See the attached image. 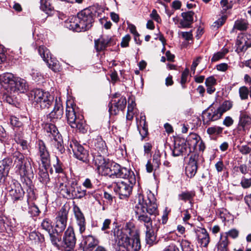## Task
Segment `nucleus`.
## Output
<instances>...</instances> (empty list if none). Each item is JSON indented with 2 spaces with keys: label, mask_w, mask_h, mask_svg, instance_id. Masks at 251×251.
<instances>
[{
  "label": "nucleus",
  "mask_w": 251,
  "mask_h": 251,
  "mask_svg": "<svg viewBox=\"0 0 251 251\" xmlns=\"http://www.w3.org/2000/svg\"><path fill=\"white\" fill-rule=\"evenodd\" d=\"M133 231L126 228L118 230L116 232L118 249L116 251H139L141 244L139 236L137 232L132 234ZM116 236V233H114Z\"/></svg>",
  "instance_id": "f257e3e1"
},
{
  "label": "nucleus",
  "mask_w": 251,
  "mask_h": 251,
  "mask_svg": "<svg viewBox=\"0 0 251 251\" xmlns=\"http://www.w3.org/2000/svg\"><path fill=\"white\" fill-rule=\"evenodd\" d=\"M0 83L3 89L11 94L24 93L28 88L25 80L14 77L12 74L9 73L0 75Z\"/></svg>",
  "instance_id": "f03ea898"
},
{
  "label": "nucleus",
  "mask_w": 251,
  "mask_h": 251,
  "mask_svg": "<svg viewBox=\"0 0 251 251\" xmlns=\"http://www.w3.org/2000/svg\"><path fill=\"white\" fill-rule=\"evenodd\" d=\"M93 22L91 12L85 9L78 13L76 17L71 18L69 22L66 21V26L76 32L85 31L92 26Z\"/></svg>",
  "instance_id": "7ed1b4c3"
},
{
  "label": "nucleus",
  "mask_w": 251,
  "mask_h": 251,
  "mask_svg": "<svg viewBox=\"0 0 251 251\" xmlns=\"http://www.w3.org/2000/svg\"><path fill=\"white\" fill-rule=\"evenodd\" d=\"M14 164L16 172L21 177L29 176L33 175V170L29 161L23 154L16 151L13 155Z\"/></svg>",
  "instance_id": "20e7f679"
},
{
  "label": "nucleus",
  "mask_w": 251,
  "mask_h": 251,
  "mask_svg": "<svg viewBox=\"0 0 251 251\" xmlns=\"http://www.w3.org/2000/svg\"><path fill=\"white\" fill-rule=\"evenodd\" d=\"M31 97L37 107L41 109L48 108L51 105L54 98L48 92L40 89L33 90L30 93Z\"/></svg>",
  "instance_id": "39448f33"
},
{
  "label": "nucleus",
  "mask_w": 251,
  "mask_h": 251,
  "mask_svg": "<svg viewBox=\"0 0 251 251\" xmlns=\"http://www.w3.org/2000/svg\"><path fill=\"white\" fill-rule=\"evenodd\" d=\"M66 116L68 123L72 128H75L82 133L86 131L83 116L77 114L73 106H67Z\"/></svg>",
  "instance_id": "423d86ee"
},
{
  "label": "nucleus",
  "mask_w": 251,
  "mask_h": 251,
  "mask_svg": "<svg viewBox=\"0 0 251 251\" xmlns=\"http://www.w3.org/2000/svg\"><path fill=\"white\" fill-rule=\"evenodd\" d=\"M58 192L63 197L71 199L72 188L75 184V181L69 180L66 175L62 174L58 178Z\"/></svg>",
  "instance_id": "0eeeda50"
},
{
  "label": "nucleus",
  "mask_w": 251,
  "mask_h": 251,
  "mask_svg": "<svg viewBox=\"0 0 251 251\" xmlns=\"http://www.w3.org/2000/svg\"><path fill=\"white\" fill-rule=\"evenodd\" d=\"M46 130L49 136L52 137L54 142V145L56 149V153L62 154L65 151V148L62 145L61 135L59 133L56 126L53 124H47L46 125Z\"/></svg>",
  "instance_id": "6e6552de"
},
{
  "label": "nucleus",
  "mask_w": 251,
  "mask_h": 251,
  "mask_svg": "<svg viewBox=\"0 0 251 251\" xmlns=\"http://www.w3.org/2000/svg\"><path fill=\"white\" fill-rule=\"evenodd\" d=\"M94 161L97 166L98 171L100 174L102 176H109L112 177L113 167L116 163L106 161L100 155L94 156Z\"/></svg>",
  "instance_id": "1a4fd4ad"
},
{
  "label": "nucleus",
  "mask_w": 251,
  "mask_h": 251,
  "mask_svg": "<svg viewBox=\"0 0 251 251\" xmlns=\"http://www.w3.org/2000/svg\"><path fill=\"white\" fill-rule=\"evenodd\" d=\"M151 201L149 198L145 199L144 196L140 194L138 197V202L137 206H141L144 208H142L144 211L147 212L150 215L156 216L158 215V206L156 202L154 201V198Z\"/></svg>",
  "instance_id": "9d476101"
},
{
  "label": "nucleus",
  "mask_w": 251,
  "mask_h": 251,
  "mask_svg": "<svg viewBox=\"0 0 251 251\" xmlns=\"http://www.w3.org/2000/svg\"><path fill=\"white\" fill-rule=\"evenodd\" d=\"M72 150L74 156L78 160L84 162H89V154L88 151L85 149L76 140H73L70 143L69 150Z\"/></svg>",
  "instance_id": "9b49d317"
},
{
  "label": "nucleus",
  "mask_w": 251,
  "mask_h": 251,
  "mask_svg": "<svg viewBox=\"0 0 251 251\" xmlns=\"http://www.w3.org/2000/svg\"><path fill=\"white\" fill-rule=\"evenodd\" d=\"M133 184L131 183L129 180L118 181L113 183L114 190L119 195L121 199L127 198L132 192Z\"/></svg>",
  "instance_id": "f8f14e48"
},
{
  "label": "nucleus",
  "mask_w": 251,
  "mask_h": 251,
  "mask_svg": "<svg viewBox=\"0 0 251 251\" xmlns=\"http://www.w3.org/2000/svg\"><path fill=\"white\" fill-rule=\"evenodd\" d=\"M112 174L113 177L122 178L125 180H129L131 183H135L136 179L134 173L126 168L122 167L117 163L114 164Z\"/></svg>",
  "instance_id": "ddd939ff"
},
{
  "label": "nucleus",
  "mask_w": 251,
  "mask_h": 251,
  "mask_svg": "<svg viewBox=\"0 0 251 251\" xmlns=\"http://www.w3.org/2000/svg\"><path fill=\"white\" fill-rule=\"evenodd\" d=\"M76 243V238L74 229L69 227L65 231L63 237L61 247L64 251H73Z\"/></svg>",
  "instance_id": "4468645a"
},
{
  "label": "nucleus",
  "mask_w": 251,
  "mask_h": 251,
  "mask_svg": "<svg viewBox=\"0 0 251 251\" xmlns=\"http://www.w3.org/2000/svg\"><path fill=\"white\" fill-rule=\"evenodd\" d=\"M68 211L62 207L58 212L56 217L55 229L56 233H61L65 229L68 220Z\"/></svg>",
  "instance_id": "2eb2a0df"
},
{
  "label": "nucleus",
  "mask_w": 251,
  "mask_h": 251,
  "mask_svg": "<svg viewBox=\"0 0 251 251\" xmlns=\"http://www.w3.org/2000/svg\"><path fill=\"white\" fill-rule=\"evenodd\" d=\"M38 52L50 69L54 72H57L59 70V64L57 61L53 60L51 57L50 51L46 48L44 46H40L38 49Z\"/></svg>",
  "instance_id": "dca6fc26"
},
{
  "label": "nucleus",
  "mask_w": 251,
  "mask_h": 251,
  "mask_svg": "<svg viewBox=\"0 0 251 251\" xmlns=\"http://www.w3.org/2000/svg\"><path fill=\"white\" fill-rule=\"evenodd\" d=\"M202 121L204 125H209L211 122L216 121L222 117L217 108L209 107L202 113Z\"/></svg>",
  "instance_id": "f3484780"
},
{
  "label": "nucleus",
  "mask_w": 251,
  "mask_h": 251,
  "mask_svg": "<svg viewBox=\"0 0 251 251\" xmlns=\"http://www.w3.org/2000/svg\"><path fill=\"white\" fill-rule=\"evenodd\" d=\"M63 114V107L60 98L55 99L53 110L48 115V119L52 123H56L60 120Z\"/></svg>",
  "instance_id": "a211bd4d"
},
{
  "label": "nucleus",
  "mask_w": 251,
  "mask_h": 251,
  "mask_svg": "<svg viewBox=\"0 0 251 251\" xmlns=\"http://www.w3.org/2000/svg\"><path fill=\"white\" fill-rule=\"evenodd\" d=\"M9 195L14 201L21 200L24 195L21 184L17 181H12L7 187Z\"/></svg>",
  "instance_id": "6ab92c4d"
},
{
  "label": "nucleus",
  "mask_w": 251,
  "mask_h": 251,
  "mask_svg": "<svg viewBox=\"0 0 251 251\" xmlns=\"http://www.w3.org/2000/svg\"><path fill=\"white\" fill-rule=\"evenodd\" d=\"M144 207H142V208ZM135 216L137 221L142 224H143L146 227L151 226L152 225L151 218L148 216V213L142 209L141 206H137L135 207Z\"/></svg>",
  "instance_id": "aec40b11"
},
{
  "label": "nucleus",
  "mask_w": 251,
  "mask_h": 251,
  "mask_svg": "<svg viewBox=\"0 0 251 251\" xmlns=\"http://www.w3.org/2000/svg\"><path fill=\"white\" fill-rule=\"evenodd\" d=\"M201 157L197 154L192 155L189 162L186 166L185 171L186 175L190 177H193L196 174L198 169V162Z\"/></svg>",
  "instance_id": "412c9836"
},
{
  "label": "nucleus",
  "mask_w": 251,
  "mask_h": 251,
  "mask_svg": "<svg viewBox=\"0 0 251 251\" xmlns=\"http://www.w3.org/2000/svg\"><path fill=\"white\" fill-rule=\"evenodd\" d=\"M74 213L75 223L80 233H83L86 229V222L85 217L80 209L75 205L74 207Z\"/></svg>",
  "instance_id": "4be33fe9"
},
{
  "label": "nucleus",
  "mask_w": 251,
  "mask_h": 251,
  "mask_svg": "<svg viewBox=\"0 0 251 251\" xmlns=\"http://www.w3.org/2000/svg\"><path fill=\"white\" fill-rule=\"evenodd\" d=\"M159 222L154 223V225L146 227V241L148 244L152 245L156 240V233L159 228Z\"/></svg>",
  "instance_id": "5701e85b"
},
{
  "label": "nucleus",
  "mask_w": 251,
  "mask_h": 251,
  "mask_svg": "<svg viewBox=\"0 0 251 251\" xmlns=\"http://www.w3.org/2000/svg\"><path fill=\"white\" fill-rule=\"evenodd\" d=\"M36 149L38 151V154L40 157L42 163L48 164L50 160V154L45 143L42 140H39L36 142Z\"/></svg>",
  "instance_id": "b1692460"
},
{
  "label": "nucleus",
  "mask_w": 251,
  "mask_h": 251,
  "mask_svg": "<svg viewBox=\"0 0 251 251\" xmlns=\"http://www.w3.org/2000/svg\"><path fill=\"white\" fill-rule=\"evenodd\" d=\"M251 127V117L244 111H241L238 123V129L245 133Z\"/></svg>",
  "instance_id": "393cba45"
},
{
  "label": "nucleus",
  "mask_w": 251,
  "mask_h": 251,
  "mask_svg": "<svg viewBox=\"0 0 251 251\" xmlns=\"http://www.w3.org/2000/svg\"><path fill=\"white\" fill-rule=\"evenodd\" d=\"M126 100L125 97H121L118 100H115L109 105V111L111 115H115L119 111L123 110L126 106Z\"/></svg>",
  "instance_id": "a878e982"
},
{
  "label": "nucleus",
  "mask_w": 251,
  "mask_h": 251,
  "mask_svg": "<svg viewBox=\"0 0 251 251\" xmlns=\"http://www.w3.org/2000/svg\"><path fill=\"white\" fill-rule=\"evenodd\" d=\"M113 39L111 37H101L95 40V47L97 51H100L105 49L106 47L112 45Z\"/></svg>",
  "instance_id": "bb28decb"
},
{
  "label": "nucleus",
  "mask_w": 251,
  "mask_h": 251,
  "mask_svg": "<svg viewBox=\"0 0 251 251\" xmlns=\"http://www.w3.org/2000/svg\"><path fill=\"white\" fill-rule=\"evenodd\" d=\"M186 141L191 148L195 149L199 145L200 150H203L201 146L203 143L201 140V137L195 133H191L187 138Z\"/></svg>",
  "instance_id": "cd10ccee"
},
{
  "label": "nucleus",
  "mask_w": 251,
  "mask_h": 251,
  "mask_svg": "<svg viewBox=\"0 0 251 251\" xmlns=\"http://www.w3.org/2000/svg\"><path fill=\"white\" fill-rule=\"evenodd\" d=\"M194 12L189 11L181 13L183 19L180 21V24L182 27H190L193 23V16Z\"/></svg>",
  "instance_id": "c85d7f7f"
},
{
  "label": "nucleus",
  "mask_w": 251,
  "mask_h": 251,
  "mask_svg": "<svg viewBox=\"0 0 251 251\" xmlns=\"http://www.w3.org/2000/svg\"><path fill=\"white\" fill-rule=\"evenodd\" d=\"M229 242L226 236L220 235L219 241L216 244L214 251H229Z\"/></svg>",
  "instance_id": "c756f323"
},
{
  "label": "nucleus",
  "mask_w": 251,
  "mask_h": 251,
  "mask_svg": "<svg viewBox=\"0 0 251 251\" xmlns=\"http://www.w3.org/2000/svg\"><path fill=\"white\" fill-rule=\"evenodd\" d=\"M198 239L199 243L201 246L206 247L208 245L210 241L209 234L204 228H201L198 231Z\"/></svg>",
  "instance_id": "7c9ffc66"
},
{
  "label": "nucleus",
  "mask_w": 251,
  "mask_h": 251,
  "mask_svg": "<svg viewBox=\"0 0 251 251\" xmlns=\"http://www.w3.org/2000/svg\"><path fill=\"white\" fill-rule=\"evenodd\" d=\"M72 189L70 199H81L86 195V190L83 189L80 186H78L77 182L75 181Z\"/></svg>",
  "instance_id": "2f4dec72"
},
{
  "label": "nucleus",
  "mask_w": 251,
  "mask_h": 251,
  "mask_svg": "<svg viewBox=\"0 0 251 251\" xmlns=\"http://www.w3.org/2000/svg\"><path fill=\"white\" fill-rule=\"evenodd\" d=\"M84 242L85 248L88 251H92L98 244V241L92 235L85 236Z\"/></svg>",
  "instance_id": "473e14b6"
},
{
  "label": "nucleus",
  "mask_w": 251,
  "mask_h": 251,
  "mask_svg": "<svg viewBox=\"0 0 251 251\" xmlns=\"http://www.w3.org/2000/svg\"><path fill=\"white\" fill-rule=\"evenodd\" d=\"M187 146L185 143L183 142L175 143L174 148L173 150V155L174 156H178L182 155L184 153L186 152Z\"/></svg>",
  "instance_id": "72a5a7b5"
},
{
  "label": "nucleus",
  "mask_w": 251,
  "mask_h": 251,
  "mask_svg": "<svg viewBox=\"0 0 251 251\" xmlns=\"http://www.w3.org/2000/svg\"><path fill=\"white\" fill-rule=\"evenodd\" d=\"M128 102L129 103L127 106V111L126 114V120L130 121L133 119V116L136 111V109L135 108L136 104L135 101L132 98L129 99Z\"/></svg>",
  "instance_id": "f704fd0d"
},
{
  "label": "nucleus",
  "mask_w": 251,
  "mask_h": 251,
  "mask_svg": "<svg viewBox=\"0 0 251 251\" xmlns=\"http://www.w3.org/2000/svg\"><path fill=\"white\" fill-rule=\"evenodd\" d=\"M95 150L98 151L99 155L103 156L107 153V149L104 141L100 139L95 144Z\"/></svg>",
  "instance_id": "c9c22d12"
},
{
  "label": "nucleus",
  "mask_w": 251,
  "mask_h": 251,
  "mask_svg": "<svg viewBox=\"0 0 251 251\" xmlns=\"http://www.w3.org/2000/svg\"><path fill=\"white\" fill-rule=\"evenodd\" d=\"M12 164V160L10 158H5L0 162V171L7 175L10 169V166Z\"/></svg>",
  "instance_id": "e433bc0d"
},
{
  "label": "nucleus",
  "mask_w": 251,
  "mask_h": 251,
  "mask_svg": "<svg viewBox=\"0 0 251 251\" xmlns=\"http://www.w3.org/2000/svg\"><path fill=\"white\" fill-rule=\"evenodd\" d=\"M233 103L231 101H224L217 109L222 116L226 111L229 110L232 107Z\"/></svg>",
  "instance_id": "4c0bfd02"
},
{
  "label": "nucleus",
  "mask_w": 251,
  "mask_h": 251,
  "mask_svg": "<svg viewBox=\"0 0 251 251\" xmlns=\"http://www.w3.org/2000/svg\"><path fill=\"white\" fill-rule=\"evenodd\" d=\"M248 25L249 24L247 20L240 19L235 22L234 28L240 31H244L247 29Z\"/></svg>",
  "instance_id": "58836bf2"
},
{
  "label": "nucleus",
  "mask_w": 251,
  "mask_h": 251,
  "mask_svg": "<svg viewBox=\"0 0 251 251\" xmlns=\"http://www.w3.org/2000/svg\"><path fill=\"white\" fill-rule=\"evenodd\" d=\"M29 238L35 244H38L44 241V238L39 232L33 231L29 235Z\"/></svg>",
  "instance_id": "ea45409f"
},
{
  "label": "nucleus",
  "mask_w": 251,
  "mask_h": 251,
  "mask_svg": "<svg viewBox=\"0 0 251 251\" xmlns=\"http://www.w3.org/2000/svg\"><path fill=\"white\" fill-rule=\"evenodd\" d=\"M239 152L243 155H246L250 154V157L251 156V142L247 145H243L238 147Z\"/></svg>",
  "instance_id": "a19ab883"
},
{
  "label": "nucleus",
  "mask_w": 251,
  "mask_h": 251,
  "mask_svg": "<svg viewBox=\"0 0 251 251\" xmlns=\"http://www.w3.org/2000/svg\"><path fill=\"white\" fill-rule=\"evenodd\" d=\"M41 226L43 229L47 231L49 233L52 230V222L49 219L46 218L43 220L41 223Z\"/></svg>",
  "instance_id": "79ce46f5"
},
{
  "label": "nucleus",
  "mask_w": 251,
  "mask_h": 251,
  "mask_svg": "<svg viewBox=\"0 0 251 251\" xmlns=\"http://www.w3.org/2000/svg\"><path fill=\"white\" fill-rule=\"evenodd\" d=\"M40 8L47 14H49L52 9V7L50 4V3L47 0H40Z\"/></svg>",
  "instance_id": "37998d69"
},
{
  "label": "nucleus",
  "mask_w": 251,
  "mask_h": 251,
  "mask_svg": "<svg viewBox=\"0 0 251 251\" xmlns=\"http://www.w3.org/2000/svg\"><path fill=\"white\" fill-rule=\"evenodd\" d=\"M195 196L193 192H184L178 195V198L182 201H191Z\"/></svg>",
  "instance_id": "c03bdc74"
},
{
  "label": "nucleus",
  "mask_w": 251,
  "mask_h": 251,
  "mask_svg": "<svg viewBox=\"0 0 251 251\" xmlns=\"http://www.w3.org/2000/svg\"><path fill=\"white\" fill-rule=\"evenodd\" d=\"M223 130V128L220 126H213L207 128V133L210 135H218L222 132Z\"/></svg>",
  "instance_id": "a18cd8bd"
},
{
  "label": "nucleus",
  "mask_w": 251,
  "mask_h": 251,
  "mask_svg": "<svg viewBox=\"0 0 251 251\" xmlns=\"http://www.w3.org/2000/svg\"><path fill=\"white\" fill-rule=\"evenodd\" d=\"M240 43L238 44L237 50L240 51H246L248 48L251 47V42L247 43L245 39L242 38V40L240 41Z\"/></svg>",
  "instance_id": "49530a36"
},
{
  "label": "nucleus",
  "mask_w": 251,
  "mask_h": 251,
  "mask_svg": "<svg viewBox=\"0 0 251 251\" xmlns=\"http://www.w3.org/2000/svg\"><path fill=\"white\" fill-rule=\"evenodd\" d=\"M39 179L43 183L47 184L50 180L49 175L46 171H40L39 173Z\"/></svg>",
  "instance_id": "de8ad7c7"
},
{
  "label": "nucleus",
  "mask_w": 251,
  "mask_h": 251,
  "mask_svg": "<svg viewBox=\"0 0 251 251\" xmlns=\"http://www.w3.org/2000/svg\"><path fill=\"white\" fill-rule=\"evenodd\" d=\"M153 163L154 164V166L149 161H148L146 166V170L148 173H151L153 170V167L158 168L159 165V162L157 158H153Z\"/></svg>",
  "instance_id": "09e8293b"
},
{
  "label": "nucleus",
  "mask_w": 251,
  "mask_h": 251,
  "mask_svg": "<svg viewBox=\"0 0 251 251\" xmlns=\"http://www.w3.org/2000/svg\"><path fill=\"white\" fill-rule=\"evenodd\" d=\"M181 246L182 251H194L193 246L191 245V243L186 240H182Z\"/></svg>",
  "instance_id": "8fccbe9b"
},
{
  "label": "nucleus",
  "mask_w": 251,
  "mask_h": 251,
  "mask_svg": "<svg viewBox=\"0 0 251 251\" xmlns=\"http://www.w3.org/2000/svg\"><path fill=\"white\" fill-rule=\"evenodd\" d=\"M220 235L226 236L227 238L228 236H229L232 238L235 239L238 236L239 231L236 229H232L225 233H222Z\"/></svg>",
  "instance_id": "3c124183"
},
{
  "label": "nucleus",
  "mask_w": 251,
  "mask_h": 251,
  "mask_svg": "<svg viewBox=\"0 0 251 251\" xmlns=\"http://www.w3.org/2000/svg\"><path fill=\"white\" fill-rule=\"evenodd\" d=\"M240 97L242 100H246L248 98L249 90L245 86L241 87L239 90Z\"/></svg>",
  "instance_id": "603ef678"
},
{
  "label": "nucleus",
  "mask_w": 251,
  "mask_h": 251,
  "mask_svg": "<svg viewBox=\"0 0 251 251\" xmlns=\"http://www.w3.org/2000/svg\"><path fill=\"white\" fill-rule=\"evenodd\" d=\"M49 234L52 244L55 247H59L58 243L60 241V237L57 236L55 234H52L51 232H50V233Z\"/></svg>",
  "instance_id": "864d4df0"
},
{
  "label": "nucleus",
  "mask_w": 251,
  "mask_h": 251,
  "mask_svg": "<svg viewBox=\"0 0 251 251\" xmlns=\"http://www.w3.org/2000/svg\"><path fill=\"white\" fill-rule=\"evenodd\" d=\"M227 52V51H219L215 53L211 58V61L216 62L218 61L220 59L223 58Z\"/></svg>",
  "instance_id": "5fc2aeb1"
},
{
  "label": "nucleus",
  "mask_w": 251,
  "mask_h": 251,
  "mask_svg": "<svg viewBox=\"0 0 251 251\" xmlns=\"http://www.w3.org/2000/svg\"><path fill=\"white\" fill-rule=\"evenodd\" d=\"M141 128H139V125H138V127L139 129V133L142 137V139L145 138L148 133L147 126H140Z\"/></svg>",
  "instance_id": "6e6d98bb"
},
{
  "label": "nucleus",
  "mask_w": 251,
  "mask_h": 251,
  "mask_svg": "<svg viewBox=\"0 0 251 251\" xmlns=\"http://www.w3.org/2000/svg\"><path fill=\"white\" fill-rule=\"evenodd\" d=\"M15 141L18 144L20 145L23 150H26L28 149V144L27 141L20 139H18V140L15 139Z\"/></svg>",
  "instance_id": "4d7b16f0"
},
{
  "label": "nucleus",
  "mask_w": 251,
  "mask_h": 251,
  "mask_svg": "<svg viewBox=\"0 0 251 251\" xmlns=\"http://www.w3.org/2000/svg\"><path fill=\"white\" fill-rule=\"evenodd\" d=\"M28 212L32 216H37L39 212V209L38 208V207L35 205H33L29 207Z\"/></svg>",
  "instance_id": "13d9d810"
},
{
  "label": "nucleus",
  "mask_w": 251,
  "mask_h": 251,
  "mask_svg": "<svg viewBox=\"0 0 251 251\" xmlns=\"http://www.w3.org/2000/svg\"><path fill=\"white\" fill-rule=\"evenodd\" d=\"M31 75L33 79L36 82L40 81L43 77L42 74L37 70L33 71Z\"/></svg>",
  "instance_id": "bf43d9fd"
},
{
  "label": "nucleus",
  "mask_w": 251,
  "mask_h": 251,
  "mask_svg": "<svg viewBox=\"0 0 251 251\" xmlns=\"http://www.w3.org/2000/svg\"><path fill=\"white\" fill-rule=\"evenodd\" d=\"M220 3L224 11H226L232 7V4L229 3L227 0H221Z\"/></svg>",
  "instance_id": "052dcab7"
},
{
  "label": "nucleus",
  "mask_w": 251,
  "mask_h": 251,
  "mask_svg": "<svg viewBox=\"0 0 251 251\" xmlns=\"http://www.w3.org/2000/svg\"><path fill=\"white\" fill-rule=\"evenodd\" d=\"M241 184L244 188L250 187L251 186V178L243 177L241 181Z\"/></svg>",
  "instance_id": "680f3d73"
},
{
  "label": "nucleus",
  "mask_w": 251,
  "mask_h": 251,
  "mask_svg": "<svg viewBox=\"0 0 251 251\" xmlns=\"http://www.w3.org/2000/svg\"><path fill=\"white\" fill-rule=\"evenodd\" d=\"M205 84L206 86H214L216 84V80L213 76H209L206 79Z\"/></svg>",
  "instance_id": "e2e57ef3"
},
{
  "label": "nucleus",
  "mask_w": 251,
  "mask_h": 251,
  "mask_svg": "<svg viewBox=\"0 0 251 251\" xmlns=\"http://www.w3.org/2000/svg\"><path fill=\"white\" fill-rule=\"evenodd\" d=\"M151 17L156 22L160 23L161 22V20L159 15L157 14V11L155 9L152 10L151 14H150Z\"/></svg>",
  "instance_id": "0e129e2a"
},
{
  "label": "nucleus",
  "mask_w": 251,
  "mask_h": 251,
  "mask_svg": "<svg viewBox=\"0 0 251 251\" xmlns=\"http://www.w3.org/2000/svg\"><path fill=\"white\" fill-rule=\"evenodd\" d=\"M234 121L230 116H226L223 121V124L226 127H229L233 124Z\"/></svg>",
  "instance_id": "69168bd1"
},
{
  "label": "nucleus",
  "mask_w": 251,
  "mask_h": 251,
  "mask_svg": "<svg viewBox=\"0 0 251 251\" xmlns=\"http://www.w3.org/2000/svg\"><path fill=\"white\" fill-rule=\"evenodd\" d=\"M130 40V37L129 35L127 34L124 36L122 40L121 45L122 47H126L128 46L129 41Z\"/></svg>",
  "instance_id": "338daca9"
},
{
  "label": "nucleus",
  "mask_w": 251,
  "mask_h": 251,
  "mask_svg": "<svg viewBox=\"0 0 251 251\" xmlns=\"http://www.w3.org/2000/svg\"><path fill=\"white\" fill-rule=\"evenodd\" d=\"M189 70L186 69L182 73L181 78V83L182 85L184 84L187 81V78L189 75Z\"/></svg>",
  "instance_id": "774afa93"
}]
</instances>
